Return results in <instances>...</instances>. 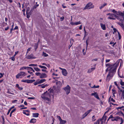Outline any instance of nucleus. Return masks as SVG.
<instances>
[{
	"label": "nucleus",
	"instance_id": "nucleus-1",
	"mask_svg": "<svg viewBox=\"0 0 124 124\" xmlns=\"http://www.w3.org/2000/svg\"><path fill=\"white\" fill-rule=\"evenodd\" d=\"M108 67L107 70L109 71V73L106 78L107 81H109L115 74L117 66L116 64L111 65L108 64L106 65Z\"/></svg>",
	"mask_w": 124,
	"mask_h": 124
},
{
	"label": "nucleus",
	"instance_id": "nucleus-2",
	"mask_svg": "<svg viewBox=\"0 0 124 124\" xmlns=\"http://www.w3.org/2000/svg\"><path fill=\"white\" fill-rule=\"evenodd\" d=\"M51 93L46 92L41 95V98L44 100L46 101L47 103H49L51 102Z\"/></svg>",
	"mask_w": 124,
	"mask_h": 124
},
{
	"label": "nucleus",
	"instance_id": "nucleus-3",
	"mask_svg": "<svg viewBox=\"0 0 124 124\" xmlns=\"http://www.w3.org/2000/svg\"><path fill=\"white\" fill-rule=\"evenodd\" d=\"M116 15L121 17V18H120V17L115 15L114 16L116 19L121 21L122 23H124V11L122 12L120 11H118L116 13Z\"/></svg>",
	"mask_w": 124,
	"mask_h": 124
},
{
	"label": "nucleus",
	"instance_id": "nucleus-4",
	"mask_svg": "<svg viewBox=\"0 0 124 124\" xmlns=\"http://www.w3.org/2000/svg\"><path fill=\"white\" fill-rule=\"evenodd\" d=\"M94 7V5H93V3L90 2L87 4L84 9V10L86 9H90L93 8Z\"/></svg>",
	"mask_w": 124,
	"mask_h": 124
},
{
	"label": "nucleus",
	"instance_id": "nucleus-5",
	"mask_svg": "<svg viewBox=\"0 0 124 124\" xmlns=\"http://www.w3.org/2000/svg\"><path fill=\"white\" fill-rule=\"evenodd\" d=\"M106 119L105 117L103 116L101 119L98 120L94 124H103V120L105 121Z\"/></svg>",
	"mask_w": 124,
	"mask_h": 124
},
{
	"label": "nucleus",
	"instance_id": "nucleus-6",
	"mask_svg": "<svg viewBox=\"0 0 124 124\" xmlns=\"http://www.w3.org/2000/svg\"><path fill=\"white\" fill-rule=\"evenodd\" d=\"M26 75V73L25 72H21L16 75V78H21L22 77H24Z\"/></svg>",
	"mask_w": 124,
	"mask_h": 124
},
{
	"label": "nucleus",
	"instance_id": "nucleus-7",
	"mask_svg": "<svg viewBox=\"0 0 124 124\" xmlns=\"http://www.w3.org/2000/svg\"><path fill=\"white\" fill-rule=\"evenodd\" d=\"M63 89L65 91L67 94H68L70 93V87L69 85H68L66 87L64 88Z\"/></svg>",
	"mask_w": 124,
	"mask_h": 124
},
{
	"label": "nucleus",
	"instance_id": "nucleus-8",
	"mask_svg": "<svg viewBox=\"0 0 124 124\" xmlns=\"http://www.w3.org/2000/svg\"><path fill=\"white\" fill-rule=\"evenodd\" d=\"M120 91L122 92L121 95V99L122 101L123 102V103H124V90H120Z\"/></svg>",
	"mask_w": 124,
	"mask_h": 124
},
{
	"label": "nucleus",
	"instance_id": "nucleus-9",
	"mask_svg": "<svg viewBox=\"0 0 124 124\" xmlns=\"http://www.w3.org/2000/svg\"><path fill=\"white\" fill-rule=\"evenodd\" d=\"M92 110L91 109L88 110L86 113H85L82 116V118H84L91 111H92Z\"/></svg>",
	"mask_w": 124,
	"mask_h": 124
},
{
	"label": "nucleus",
	"instance_id": "nucleus-10",
	"mask_svg": "<svg viewBox=\"0 0 124 124\" xmlns=\"http://www.w3.org/2000/svg\"><path fill=\"white\" fill-rule=\"evenodd\" d=\"M47 75L45 73H41L39 78H46L47 77Z\"/></svg>",
	"mask_w": 124,
	"mask_h": 124
},
{
	"label": "nucleus",
	"instance_id": "nucleus-11",
	"mask_svg": "<svg viewBox=\"0 0 124 124\" xmlns=\"http://www.w3.org/2000/svg\"><path fill=\"white\" fill-rule=\"evenodd\" d=\"M26 58L27 59H35L36 58L35 57H34L32 54H31L30 55H28L26 57Z\"/></svg>",
	"mask_w": 124,
	"mask_h": 124
},
{
	"label": "nucleus",
	"instance_id": "nucleus-12",
	"mask_svg": "<svg viewBox=\"0 0 124 124\" xmlns=\"http://www.w3.org/2000/svg\"><path fill=\"white\" fill-rule=\"evenodd\" d=\"M100 25L101 28L103 30H105L106 29L105 25L102 23H100Z\"/></svg>",
	"mask_w": 124,
	"mask_h": 124
},
{
	"label": "nucleus",
	"instance_id": "nucleus-13",
	"mask_svg": "<svg viewBox=\"0 0 124 124\" xmlns=\"http://www.w3.org/2000/svg\"><path fill=\"white\" fill-rule=\"evenodd\" d=\"M62 72L63 75L65 76H66L67 75V70L65 69H63L62 70Z\"/></svg>",
	"mask_w": 124,
	"mask_h": 124
},
{
	"label": "nucleus",
	"instance_id": "nucleus-14",
	"mask_svg": "<svg viewBox=\"0 0 124 124\" xmlns=\"http://www.w3.org/2000/svg\"><path fill=\"white\" fill-rule=\"evenodd\" d=\"M81 23L80 21L77 22L75 23H73L72 22L70 23V24L72 25H77L80 24Z\"/></svg>",
	"mask_w": 124,
	"mask_h": 124
},
{
	"label": "nucleus",
	"instance_id": "nucleus-15",
	"mask_svg": "<svg viewBox=\"0 0 124 124\" xmlns=\"http://www.w3.org/2000/svg\"><path fill=\"white\" fill-rule=\"evenodd\" d=\"M91 95L94 96V97L98 99H99V97L98 95L96 93H92Z\"/></svg>",
	"mask_w": 124,
	"mask_h": 124
},
{
	"label": "nucleus",
	"instance_id": "nucleus-16",
	"mask_svg": "<svg viewBox=\"0 0 124 124\" xmlns=\"http://www.w3.org/2000/svg\"><path fill=\"white\" fill-rule=\"evenodd\" d=\"M119 117L118 116L116 117H113V119H111V120L113 121H117L119 120Z\"/></svg>",
	"mask_w": 124,
	"mask_h": 124
},
{
	"label": "nucleus",
	"instance_id": "nucleus-17",
	"mask_svg": "<svg viewBox=\"0 0 124 124\" xmlns=\"http://www.w3.org/2000/svg\"><path fill=\"white\" fill-rule=\"evenodd\" d=\"M56 84L59 87L61 86L62 85V83L59 81H57L56 82Z\"/></svg>",
	"mask_w": 124,
	"mask_h": 124
},
{
	"label": "nucleus",
	"instance_id": "nucleus-18",
	"mask_svg": "<svg viewBox=\"0 0 124 124\" xmlns=\"http://www.w3.org/2000/svg\"><path fill=\"white\" fill-rule=\"evenodd\" d=\"M117 23L121 27L123 30H124V25L123 24V23H121L120 22H118Z\"/></svg>",
	"mask_w": 124,
	"mask_h": 124
},
{
	"label": "nucleus",
	"instance_id": "nucleus-19",
	"mask_svg": "<svg viewBox=\"0 0 124 124\" xmlns=\"http://www.w3.org/2000/svg\"><path fill=\"white\" fill-rule=\"evenodd\" d=\"M95 68H93L90 69L88 70L87 72L88 73H90L95 70Z\"/></svg>",
	"mask_w": 124,
	"mask_h": 124
},
{
	"label": "nucleus",
	"instance_id": "nucleus-20",
	"mask_svg": "<svg viewBox=\"0 0 124 124\" xmlns=\"http://www.w3.org/2000/svg\"><path fill=\"white\" fill-rule=\"evenodd\" d=\"M39 114L38 113H33L32 114V116L33 117H37L38 116Z\"/></svg>",
	"mask_w": 124,
	"mask_h": 124
},
{
	"label": "nucleus",
	"instance_id": "nucleus-21",
	"mask_svg": "<svg viewBox=\"0 0 124 124\" xmlns=\"http://www.w3.org/2000/svg\"><path fill=\"white\" fill-rule=\"evenodd\" d=\"M107 4V3H104L99 8L100 9H101L102 8H103L104 6L106 5Z\"/></svg>",
	"mask_w": 124,
	"mask_h": 124
},
{
	"label": "nucleus",
	"instance_id": "nucleus-22",
	"mask_svg": "<svg viewBox=\"0 0 124 124\" xmlns=\"http://www.w3.org/2000/svg\"><path fill=\"white\" fill-rule=\"evenodd\" d=\"M36 120L34 118L32 119L30 121V122L31 123H34L36 122Z\"/></svg>",
	"mask_w": 124,
	"mask_h": 124
},
{
	"label": "nucleus",
	"instance_id": "nucleus-23",
	"mask_svg": "<svg viewBox=\"0 0 124 124\" xmlns=\"http://www.w3.org/2000/svg\"><path fill=\"white\" fill-rule=\"evenodd\" d=\"M114 14H112V15H111L110 16H109L108 18V19H113L115 20V18H113Z\"/></svg>",
	"mask_w": 124,
	"mask_h": 124
},
{
	"label": "nucleus",
	"instance_id": "nucleus-24",
	"mask_svg": "<svg viewBox=\"0 0 124 124\" xmlns=\"http://www.w3.org/2000/svg\"><path fill=\"white\" fill-rule=\"evenodd\" d=\"M60 124H65L66 122V120H63L62 119L60 121Z\"/></svg>",
	"mask_w": 124,
	"mask_h": 124
},
{
	"label": "nucleus",
	"instance_id": "nucleus-25",
	"mask_svg": "<svg viewBox=\"0 0 124 124\" xmlns=\"http://www.w3.org/2000/svg\"><path fill=\"white\" fill-rule=\"evenodd\" d=\"M39 81V83L40 84L45 82L46 81V80L45 79H41Z\"/></svg>",
	"mask_w": 124,
	"mask_h": 124
},
{
	"label": "nucleus",
	"instance_id": "nucleus-26",
	"mask_svg": "<svg viewBox=\"0 0 124 124\" xmlns=\"http://www.w3.org/2000/svg\"><path fill=\"white\" fill-rule=\"evenodd\" d=\"M108 101L109 102L112 101L113 102H115V101L112 98H111V97L110 96L109 98Z\"/></svg>",
	"mask_w": 124,
	"mask_h": 124
},
{
	"label": "nucleus",
	"instance_id": "nucleus-27",
	"mask_svg": "<svg viewBox=\"0 0 124 124\" xmlns=\"http://www.w3.org/2000/svg\"><path fill=\"white\" fill-rule=\"evenodd\" d=\"M28 67L24 66L23 67H21L20 69V70H23L24 69H27L28 70Z\"/></svg>",
	"mask_w": 124,
	"mask_h": 124
},
{
	"label": "nucleus",
	"instance_id": "nucleus-28",
	"mask_svg": "<svg viewBox=\"0 0 124 124\" xmlns=\"http://www.w3.org/2000/svg\"><path fill=\"white\" fill-rule=\"evenodd\" d=\"M16 87H18V89L20 90H22L23 89V88L21 87H19V85L18 84H16Z\"/></svg>",
	"mask_w": 124,
	"mask_h": 124
},
{
	"label": "nucleus",
	"instance_id": "nucleus-29",
	"mask_svg": "<svg viewBox=\"0 0 124 124\" xmlns=\"http://www.w3.org/2000/svg\"><path fill=\"white\" fill-rule=\"evenodd\" d=\"M14 108V106H12V107H11L10 108V109L8 110V112L7 113V115H8L10 112V111H11V110L12 109H13V108Z\"/></svg>",
	"mask_w": 124,
	"mask_h": 124
},
{
	"label": "nucleus",
	"instance_id": "nucleus-30",
	"mask_svg": "<svg viewBox=\"0 0 124 124\" xmlns=\"http://www.w3.org/2000/svg\"><path fill=\"white\" fill-rule=\"evenodd\" d=\"M39 66L40 67V68L43 69H47V68L45 66H42L41 65H39Z\"/></svg>",
	"mask_w": 124,
	"mask_h": 124
},
{
	"label": "nucleus",
	"instance_id": "nucleus-31",
	"mask_svg": "<svg viewBox=\"0 0 124 124\" xmlns=\"http://www.w3.org/2000/svg\"><path fill=\"white\" fill-rule=\"evenodd\" d=\"M34 70L37 71L39 72L40 71V70L38 68L34 67Z\"/></svg>",
	"mask_w": 124,
	"mask_h": 124
},
{
	"label": "nucleus",
	"instance_id": "nucleus-32",
	"mask_svg": "<svg viewBox=\"0 0 124 124\" xmlns=\"http://www.w3.org/2000/svg\"><path fill=\"white\" fill-rule=\"evenodd\" d=\"M120 83L122 86H124V82H123L122 79H120Z\"/></svg>",
	"mask_w": 124,
	"mask_h": 124
},
{
	"label": "nucleus",
	"instance_id": "nucleus-33",
	"mask_svg": "<svg viewBox=\"0 0 124 124\" xmlns=\"http://www.w3.org/2000/svg\"><path fill=\"white\" fill-rule=\"evenodd\" d=\"M119 120H120L121 121V123L120 124H122L124 122V121L123 119L122 118H120L119 117Z\"/></svg>",
	"mask_w": 124,
	"mask_h": 124
},
{
	"label": "nucleus",
	"instance_id": "nucleus-34",
	"mask_svg": "<svg viewBox=\"0 0 124 124\" xmlns=\"http://www.w3.org/2000/svg\"><path fill=\"white\" fill-rule=\"evenodd\" d=\"M99 87V86L98 85L97 86H95V85H94L92 87H91L92 88H98Z\"/></svg>",
	"mask_w": 124,
	"mask_h": 124
},
{
	"label": "nucleus",
	"instance_id": "nucleus-35",
	"mask_svg": "<svg viewBox=\"0 0 124 124\" xmlns=\"http://www.w3.org/2000/svg\"><path fill=\"white\" fill-rule=\"evenodd\" d=\"M43 55L45 57H47L48 56V54H46V53H44V52L43 53Z\"/></svg>",
	"mask_w": 124,
	"mask_h": 124
},
{
	"label": "nucleus",
	"instance_id": "nucleus-36",
	"mask_svg": "<svg viewBox=\"0 0 124 124\" xmlns=\"http://www.w3.org/2000/svg\"><path fill=\"white\" fill-rule=\"evenodd\" d=\"M40 84L39 83V81H36V82H35L34 83V85H37L38 84Z\"/></svg>",
	"mask_w": 124,
	"mask_h": 124
},
{
	"label": "nucleus",
	"instance_id": "nucleus-37",
	"mask_svg": "<svg viewBox=\"0 0 124 124\" xmlns=\"http://www.w3.org/2000/svg\"><path fill=\"white\" fill-rule=\"evenodd\" d=\"M112 93L113 94H115L116 93V91L114 89H113L112 90Z\"/></svg>",
	"mask_w": 124,
	"mask_h": 124
},
{
	"label": "nucleus",
	"instance_id": "nucleus-38",
	"mask_svg": "<svg viewBox=\"0 0 124 124\" xmlns=\"http://www.w3.org/2000/svg\"><path fill=\"white\" fill-rule=\"evenodd\" d=\"M7 93H8V94H13V95H14V93H11V92H10L9 91V90L8 89V90L7 91Z\"/></svg>",
	"mask_w": 124,
	"mask_h": 124
},
{
	"label": "nucleus",
	"instance_id": "nucleus-39",
	"mask_svg": "<svg viewBox=\"0 0 124 124\" xmlns=\"http://www.w3.org/2000/svg\"><path fill=\"white\" fill-rule=\"evenodd\" d=\"M9 59H11V60L13 61H14L15 60V58L14 57V56L11 57L10 58H9Z\"/></svg>",
	"mask_w": 124,
	"mask_h": 124
},
{
	"label": "nucleus",
	"instance_id": "nucleus-40",
	"mask_svg": "<svg viewBox=\"0 0 124 124\" xmlns=\"http://www.w3.org/2000/svg\"><path fill=\"white\" fill-rule=\"evenodd\" d=\"M28 69H29V70H31L33 72H35V71L33 70V68L30 67H28Z\"/></svg>",
	"mask_w": 124,
	"mask_h": 124
},
{
	"label": "nucleus",
	"instance_id": "nucleus-41",
	"mask_svg": "<svg viewBox=\"0 0 124 124\" xmlns=\"http://www.w3.org/2000/svg\"><path fill=\"white\" fill-rule=\"evenodd\" d=\"M26 113V112L25 111H23V113L24 114L27 116H28L30 115L29 114V113Z\"/></svg>",
	"mask_w": 124,
	"mask_h": 124
},
{
	"label": "nucleus",
	"instance_id": "nucleus-42",
	"mask_svg": "<svg viewBox=\"0 0 124 124\" xmlns=\"http://www.w3.org/2000/svg\"><path fill=\"white\" fill-rule=\"evenodd\" d=\"M41 73L40 72H36L35 73L36 75L37 76H39L40 77Z\"/></svg>",
	"mask_w": 124,
	"mask_h": 124
},
{
	"label": "nucleus",
	"instance_id": "nucleus-43",
	"mask_svg": "<svg viewBox=\"0 0 124 124\" xmlns=\"http://www.w3.org/2000/svg\"><path fill=\"white\" fill-rule=\"evenodd\" d=\"M96 120L94 116H93L92 117V120L93 121H94Z\"/></svg>",
	"mask_w": 124,
	"mask_h": 124
},
{
	"label": "nucleus",
	"instance_id": "nucleus-44",
	"mask_svg": "<svg viewBox=\"0 0 124 124\" xmlns=\"http://www.w3.org/2000/svg\"><path fill=\"white\" fill-rule=\"evenodd\" d=\"M27 17L29 18L30 17V15L29 13H26Z\"/></svg>",
	"mask_w": 124,
	"mask_h": 124
},
{
	"label": "nucleus",
	"instance_id": "nucleus-45",
	"mask_svg": "<svg viewBox=\"0 0 124 124\" xmlns=\"http://www.w3.org/2000/svg\"><path fill=\"white\" fill-rule=\"evenodd\" d=\"M39 6V4H37L36 5H35L33 7V9L36 8L37 7H38Z\"/></svg>",
	"mask_w": 124,
	"mask_h": 124
},
{
	"label": "nucleus",
	"instance_id": "nucleus-46",
	"mask_svg": "<svg viewBox=\"0 0 124 124\" xmlns=\"http://www.w3.org/2000/svg\"><path fill=\"white\" fill-rule=\"evenodd\" d=\"M29 66H37V64H30L29 65Z\"/></svg>",
	"mask_w": 124,
	"mask_h": 124
},
{
	"label": "nucleus",
	"instance_id": "nucleus-47",
	"mask_svg": "<svg viewBox=\"0 0 124 124\" xmlns=\"http://www.w3.org/2000/svg\"><path fill=\"white\" fill-rule=\"evenodd\" d=\"M33 82L32 80H27V82L28 83H30Z\"/></svg>",
	"mask_w": 124,
	"mask_h": 124
},
{
	"label": "nucleus",
	"instance_id": "nucleus-48",
	"mask_svg": "<svg viewBox=\"0 0 124 124\" xmlns=\"http://www.w3.org/2000/svg\"><path fill=\"white\" fill-rule=\"evenodd\" d=\"M118 33V36L119 38V39H120L121 38V35L120 33L118 32L117 31Z\"/></svg>",
	"mask_w": 124,
	"mask_h": 124
},
{
	"label": "nucleus",
	"instance_id": "nucleus-49",
	"mask_svg": "<svg viewBox=\"0 0 124 124\" xmlns=\"http://www.w3.org/2000/svg\"><path fill=\"white\" fill-rule=\"evenodd\" d=\"M123 108H124V106H122L121 107H118V108H116L118 110V109H123Z\"/></svg>",
	"mask_w": 124,
	"mask_h": 124
},
{
	"label": "nucleus",
	"instance_id": "nucleus-50",
	"mask_svg": "<svg viewBox=\"0 0 124 124\" xmlns=\"http://www.w3.org/2000/svg\"><path fill=\"white\" fill-rule=\"evenodd\" d=\"M113 30L114 31V34L115 33H116L117 31H118L117 30L116 28H113Z\"/></svg>",
	"mask_w": 124,
	"mask_h": 124
},
{
	"label": "nucleus",
	"instance_id": "nucleus-51",
	"mask_svg": "<svg viewBox=\"0 0 124 124\" xmlns=\"http://www.w3.org/2000/svg\"><path fill=\"white\" fill-rule=\"evenodd\" d=\"M57 118H58L59 120L60 121H61V120H62L61 117L60 116H57Z\"/></svg>",
	"mask_w": 124,
	"mask_h": 124
},
{
	"label": "nucleus",
	"instance_id": "nucleus-52",
	"mask_svg": "<svg viewBox=\"0 0 124 124\" xmlns=\"http://www.w3.org/2000/svg\"><path fill=\"white\" fill-rule=\"evenodd\" d=\"M0 74L1 75L0 76V78H1L4 75V73H0Z\"/></svg>",
	"mask_w": 124,
	"mask_h": 124
},
{
	"label": "nucleus",
	"instance_id": "nucleus-53",
	"mask_svg": "<svg viewBox=\"0 0 124 124\" xmlns=\"http://www.w3.org/2000/svg\"><path fill=\"white\" fill-rule=\"evenodd\" d=\"M31 49V48L30 47L29 48L27 49V51L26 53V54H27V53H28V52Z\"/></svg>",
	"mask_w": 124,
	"mask_h": 124
},
{
	"label": "nucleus",
	"instance_id": "nucleus-54",
	"mask_svg": "<svg viewBox=\"0 0 124 124\" xmlns=\"http://www.w3.org/2000/svg\"><path fill=\"white\" fill-rule=\"evenodd\" d=\"M113 117L112 115H110L108 118V119H109L110 118L113 119Z\"/></svg>",
	"mask_w": 124,
	"mask_h": 124
},
{
	"label": "nucleus",
	"instance_id": "nucleus-55",
	"mask_svg": "<svg viewBox=\"0 0 124 124\" xmlns=\"http://www.w3.org/2000/svg\"><path fill=\"white\" fill-rule=\"evenodd\" d=\"M85 50V49H83L82 51L83 53V54L84 55H85L86 54V52H84V51Z\"/></svg>",
	"mask_w": 124,
	"mask_h": 124
},
{
	"label": "nucleus",
	"instance_id": "nucleus-56",
	"mask_svg": "<svg viewBox=\"0 0 124 124\" xmlns=\"http://www.w3.org/2000/svg\"><path fill=\"white\" fill-rule=\"evenodd\" d=\"M16 108H15V109H13L11 111L10 113H12L14 112L15 111H16Z\"/></svg>",
	"mask_w": 124,
	"mask_h": 124
},
{
	"label": "nucleus",
	"instance_id": "nucleus-57",
	"mask_svg": "<svg viewBox=\"0 0 124 124\" xmlns=\"http://www.w3.org/2000/svg\"><path fill=\"white\" fill-rule=\"evenodd\" d=\"M112 12L114 13H116H116H117V12L114 9H113L112 10Z\"/></svg>",
	"mask_w": 124,
	"mask_h": 124
},
{
	"label": "nucleus",
	"instance_id": "nucleus-58",
	"mask_svg": "<svg viewBox=\"0 0 124 124\" xmlns=\"http://www.w3.org/2000/svg\"><path fill=\"white\" fill-rule=\"evenodd\" d=\"M84 32H85L84 36V37L83 39H84V37H85L87 35L86 34V32L85 30Z\"/></svg>",
	"mask_w": 124,
	"mask_h": 124
},
{
	"label": "nucleus",
	"instance_id": "nucleus-59",
	"mask_svg": "<svg viewBox=\"0 0 124 124\" xmlns=\"http://www.w3.org/2000/svg\"><path fill=\"white\" fill-rule=\"evenodd\" d=\"M35 99V98L34 97H30L28 98V99Z\"/></svg>",
	"mask_w": 124,
	"mask_h": 124
},
{
	"label": "nucleus",
	"instance_id": "nucleus-60",
	"mask_svg": "<svg viewBox=\"0 0 124 124\" xmlns=\"http://www.w3.org/2000/svg\"><path fill=\"white\" fill-rule=\"evenodd\" d=\"M23 111H25L26 112H28V113L30 112V111L29 110H23Z\"/></svg>",
	"mask_w": 124,
	"mask_h": 124
},
{
	"label": "nucleus",
	"instance_id": "nucleus-61",
	"mask_svg": "<svg viewBox=\"0 0 124 124\" xmlns=\"http://www.w3.org/2000/svg\"><path fill=\"white\" fill-rule=\"evenodd\" d=\"M17 101V100H15L13 101H12V103H14L15 102H16Z\"/></svg>",
	"mask_w": 124,
	"mask_h": 124
},
{
	"label": "nucleus",
	"instance_id": "nucleus-62",
	"mask_svg": "<svg viewBox=\"0 0 124 124\" xmlns=\"http://www.w3.org/2000/svg\"><path fill=\"white\" fill-rule=\"evenodd\" d=\"M41 70L42 71L45 72L46 73H47L48 72V71H47L45 70L42 69Z\"/></svg>",
	"mask_w": 124,
	"mask_h": 124
},
{
	"label": "nucleus",
	"instance_id": "nucleus-63",
	"mask_svg": "<svg viewBox=\"0 0 124 124\" xmlns=\"http://www.w3.org/2000/svg\"><path fill=\"white\" fill-rule=\"evenodd\" d=\"M9 27L8 26L7 27L5 28V31H7L9 29Z\"/></svg>",
	"mask_w": 124,
	"mask_h": 124
},
{
	"label": "nucleus",
	"instance_id": "nucleus-64",
	"mask_svg": "<svg viewBox=\"0 0 124 124\" xmlns=\"http://www.w3.org/2000/svg\"><path fill=\"white\" fill-rule=\"evenodd\" d=\"M29 8H28L26 10V13H28V12H29Z\"/></svg>",
	"mask_w": 124,
	"mask_h": 124
}]
</instances>
